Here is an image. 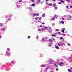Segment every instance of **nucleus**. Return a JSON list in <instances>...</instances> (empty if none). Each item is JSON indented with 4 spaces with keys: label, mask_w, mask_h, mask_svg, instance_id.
Listing matches in <instances>:
<instances>
[{
    "label": "nucleus",
    "mask_w": 72,
    "mask_h": 72,
    "mask_svg": "<svg viewBox=\"0 0 72 72\" xmlns=\"http://www.w3.org/2000/svg\"><path fill=\"white\" fill-rule=\"evenodd\" d=\"M64 64V63L62 62H61L60 63H59L58 64L59 66H62V64Z\"/></svg>",
    "instance_id": "f257e3e1"
},
{
    "label": "nucleus",
    "mask_w": 72,
    "mask_h": 72,
    "mask_svg": "<svg viewBox=\"0 0 72 72\" xmlns=\"http://www.w3.org/2000/svg\"><path fill=\"white\" fill-rule=\"evenodd\" d=\"M46 66V65L43 64L41 66V67H45Z\"/></svg>",
    "instance_id": "f03ea898"
},
{
    "label": "nucleus",
    "mask_w": 72,
    "mask_h": 72,
    "mask_svg": "<svg viewBox=\"0 0 72 72\" xmlns=\"http://www.w3.org/2000/svg\"><path fill=\"white\" fill-rule=\"evenodd\" d=\"M45 14H43L42 15V17H45Z\"/></svg>",
    "instance_id": "7ed1b4c3"
},
{
    "label": "nucleus",
    "mask_w": 72,
    "mask_h": 72,
    "mask_svg": "<svg viewBox=\"0 0 72 72\" xmlns=\"http://www.w3.org/2000/svg\"><path fill=\"white\" fill-rule=\"evenodd\" d=\"M54 66L56 67V68H58V65H56V64H54Z\"/></svg>",
    "instance_id": "20e7f679"
},
{
    "label": "nucleus",
    "mask_w": 72,
    "mask_h": 72,
    "mask_svg": "<svg viewBox=\"0 0 72 72\" xmlns=\"http://www.w3.org/2000/svg\"><path fill=\"white\" fill-rule=\"evenodd\" d=\"M35 3H33V4H32L31 5V6H35Z\"/></svg>",
    "instance_id": "39448f33"
},
{
    "label": "nucleus",
    "mask_w": 72,
    "mask_h": 72,
    "mask_svg": "<svg viewBox=\"0 0 72 72\" xmlns=\"http://www.w3.org/2000/svg\"><path fill=\"white\" fill-rule=\"evenodd\" d=\"M58 18V16L57 15H55L54 16V18Z\"/></svg>",
    "instance_id": "423d86ee"
},
{
    "label": "nucleus",
    "mask_w": 72,
    "mask_h": 72,
    "mask_svg": "<svg viewBox=\"0 0 72 72\" xmlns=\"http://www.w3.org/2000/svg\"><path fill=\"white\" fill-rule=\"evenodd\" d=\"M61 23H62V24H64V22L63 21H61Z\"/></svg>",
    "instance_id": "0eeeda50"
},
{
    "label": "nucleus",
    "mask_w": 72,
    "mask_h": 72,
    "mask_svg": "<svg viewBox=\"0 0 72 72\" xmlns=\"http://www.w3.org/2000/svg\"><path fill=\"white\" fill-rule=\"evenodd\" d=\"M48 41H49V42H52V40H51V39H50Z\"/></svg>",
    "instance_id": "6e6552de"
},
{
    "label": "nucleus",
    "mask_w": 72,
    "mask_h": 72,
    "mask_svg": "<svg viewBox=\"0 0 72 72\" xmlns=\"http://www.w3.org/2000/svg\"><path fill=\"white\" fill-rule=\"evenodd\" d=\"M52 36L53 37H56V36H57L56 35H52Z\"/></svg>",
    "instance_id": "1a4fd4ad"
},
{
    "label": "nucleus",
    "mask_w": 72,
    "mask_h": 72,
    "mask_svg": "<svg viewBox=\"0 0 72 72\" xmlns=\"http://www.w3.org/2000/svg\"><path fill=\"white\" fill-rule=\"evenodd\" d=\"M3 25L2 23H1L0 24V26L1 27L2 26H3Z\"/></svg>",
    "instance_id": "9d476101"
},
{
    "label": "nucleus",
    "mask_w": 72,
    "mask_h": 72,
    "mask_svg": "<svg viewBox=\"0 0 72 72\" xmlns=\"http://www.w3.org/2000/svg\"><path fill=\"white\" fill-rule=\"evenodd\" d=\"M7 49V50L8 51H10V49L9 48H8Z\"/></svg>",
    "instance_id": "9b49d317"
},
{
    "label": "nucleus",
    "mask_w": 72,
    "mask_h": 72,
    "mask_svg": "<svg viewBox=\"0 0 72 72\" xmlns=\"http://www.w3.org/2000/svg\"><path fill=\"white\" fill-rule=\"evenodd\" d=\"M41 19H42V17H40L39 19L40 21H41Z\"/></svg>",
    "instance_id": "f8f14e48"
},
{
    "label": "nucleus",
    "mask_w": 72,
    "mask_h": 72,
    "mask_svg": "<svg viewBox=\"0 0 72 72\" xmlns=\"http://www.w3.org/2000/svg\"><path fill=\"white\" fill-rule=\"evenodd\" d=\"M31 1H32V2H33V3H35V2L34 0H32Z\"/></svg>",
    "instance_id": "ddd939ff"
},
{
    "label": "nucleus",
    "mask_w": 72,
    "mask_h": 72,
    "mask_svg": "<svg viewBox=\"0 0 72 72\" xmlns=\"http://www.w3.org/2000/svg\"><path fill=\"white\" fill-rule=\"evenodd\" d=\"M56 49H59L60 48H59L58 47H57V46H56Z\"/></svg>",
    "instance_id": "4468645a"
},
{
    "label": "nucleus",
    "mask_w": 72,
    "mask_h": 72,
    "mask_svg": "<svg viewBox=\"0 0 72 72\" xmlns=\"http://www.w3.org/2000/svg\"><path fill=\"white\" fill-rule=\"evenodd\" d=\"M61 31L63 32V33H64V30H62Z\"/></svg>",
    "instance_id": "2eb2a0df"
},
{
    "label": "nucleus",
    "mask_w": 72,
    "mask_h": 72,
    "mask_svg": "<svg viewBox=\"0 0 72 72\" xmlns=\"http://www.w3.org/2000/svg\"><path fill=\"white\" fill-rule=\"evenodd\" d=\"M68 71L69 72H70V71H71V69H68Z\"/></svg>",
    "instance_id": "dca6fc26"
},
{
    "label": "nucleus",
    "mask_w": 72,
    "mask_h": 72,
    "mask_svg": "<svg viewBox=\"0 0 72 72\" xmlns=\"http://www.w3.org/2000/svg\"><path fill=\"white\" fill-rule=\"evenodd\" d=\"M66 1H67L68 3H70L69 0H66Z\"/></svg>",
    "instance_id": "f3484780"
},
{
    "label": "nucleus",
    "mask_w": 72,
    "mask_h": 72,
    "mask_svg": "<svg viewBox=\"0 0 72 72\" xmlns=\"http://www.w3.org/2000/svg\"><path fill=\"white\" fill-rule=\"evenodd\" d=\"M58 46H60V44L59 43H58Z\"/></svg>",
    "instance_id": "a211bd4d"
},
{
    "label": "nucleus",
    "mask_w": 72,
    "mask_h": 72,
    "mask_svg": "<svg viewBox=\"0 0 72 72\" xmlns=\"http://www.w3.org/2000/svg\"><path fill=\"white\" fill-rule=\"evenodd\" d=\"M60 1L61 2V3H64V1Z\"/></svg>",
    "instance_id": "6ab92c4d"
},
{
    "label": "nucleus",
    "mask_w": 72,
    "mask_h": 72,
    "mask_svg": "<svg viewBox=\"0 0 72 72\" xmlns=\"http://www.w3.org/2000/svg\"><path fill=\"white\" fill-rule=\"evenodd\" d=\"M62 29L63 30H66V29L64 28H63Z\"/></svg>",
    "instance_id": "aec40b11"
},
{
    "label": "nucleus",
    "mask_w": 72,
    "mask_h": 72,
    "mask_svg": "<svg viewBox=\"0 0 72 72\" xmlns=\"http://www.w3.org/2000/svg\"><path fill=\"white\" fill-rule=\"evenodd\" d=\"M60 39H61V40H62V39H63V37H60Z\"/></svg>",
    "instance_id": "412c9836"
},
{
    "label": "nucleus",
    "mask_w": 72,
    "mask_h": 72,
    "mask_svg": "<svg viewBox=\"0 0 72 72\" xmlns=\"http://www.w3.org/2000/svg\"><path fill=\"white\" fill-rule=\"evenodd\" d=\"M9 17H12V15H9Z\"/></svg>",
    "instance_id": "4be33fe9"
},
{
    "label": "nucleus",
    "mask_w": 72,
    "mask_h": 72,
    "mask_svg": "<svg viewBox=\"0 0 72 72\" xmlns=\"http://www.w3.org/2000/svg\"><path fill=\"white\" fill-rule=\"evenodd\" d=\"M52 25V26H55V23H53Z\"/></svg>",
    "instance_id": "5701e85b"
},
{
    "label": "nucleus",
    "mask_w": 72,
    "mask_h": 72,
    "mask_svg": "<svg viewBox=\"0 0 72 72\" xmlns=\"http://www.w3.org/2000/svg\"><path fill=\"white\" fill-rule=\"evenodd\" d=\"M48 5H49V6H50V5H52V4H49Z\"/></svg>",
    "instance_id": "b1692460"
},
{
    "label": "nucleus",
    "mask_w": 72,
    "mask_h": 72,
    "mask_svg": "<svg viewBox=\"0 0 72 72\" xmlns=\"http://www.w3.org/2000/svg\"><path fill=\"white\" fill-rule=\"evenodd\" d=\"M35 20H37V17H35Z\"/></svg>",
    "instance_id": "393cba45"
},
{
    "label": "nucleus",
    "mask_w": 72,
    "mask_h": 72,
    "mask_svg": "<svg viewBox=\"0 0 72 72\" xmlns=\"http://www.w3.org/2000/svg\"><path fill=\"white\" fill-rule=\"evenodd\" d=\"M56 31H57V32H58V31H59V30L56 29Z\"/></svg>",
    "instance_id": "a878e982"
},
{
    "label": "nucleus",
    "mask_w": 72,
    "mask_h": 72,
    "mask_svg": "<svg viewBox=\"0 0 72 72\" xmlns=\"http://www.w3.org/2000/svg\"><path fill=\"white\" fill-rule=\"evenodd\" d=\"M30 38H31L30 36H28V39H30Z\"/></svg>",
    "instance_id": "bb28decb"
},
{
    "label": "nucleus",
    "mask_w": 72,
    "mask_h": 72,
    "mask_svg": "<svg viewBox=\"0 0 72 72\" xmlns=\"http://www.w3.org/2000/svg\"><path fill=\"white\" fill-rule=\"evenodd\" d=\"M49 46H51V44H49Z\"/></svg>",
    "instance_id": "cd10ccee"
},
{
    "label": "nucleus",
    "mask_w": 72,
    "mask_h": 72,
    "mask_svg": "<svg viewBox=\"0 0 72 72\" xmlns=\"http://www.w3.org/2000/svg\"><path fill=\"white\" fill-rule=\"evenodd\" d=\"M56 71H58V68H56Z\"/></svg>",
    "instance_id": "c85d7f7f"
},
{
    "label": "nucleus",
    "mask_w": 72,
    "mask_h": 72,
    "mask_svg": "<svg viewBox=\"0 0 72 72\" xmlns=\"http://www.w3.org/2000/svg\"><path fill=\"white\" fill-rule=\"evenodd\" d=\"M62 19L63 20H64V18H63V17H62Z\"/></svg>",
    "instance_id": "c756f323"
},
{
    "label": "nucleus",
    "mask_w": 72,
    "mask_h": 72,
    "mask_svg": "<svg viewBox=\"0 0 72 72\" xmlns=\"http://www.w3.org/2000/svg\"><path fill=\"white\" fill-rule=\"evenodd\" d=\"M57 62H58V61H59V59H57Z\"/></svg>",
    "instance_id": "7c9ffc66"
},
{
    "label": "nucleus",
    "mask_w": 72,
    "mask_h": 72,
    "mask_svg": "<svg viewBox=\"0 0 72 72\" xmlns=\"http://www.w3.org/2000/svg\"><path fill=\"white\" fill-rule=\"evenodd\" d=\"M53 41H55V39H54V38H53Z\"/></svg>",
    "instance_id": "2f4dec72"
},
{
    "label": "nucleus",
    "mask_w": 72,
    "mask_h": 72,
    "mask_svg": "<svg viewBox=\"0 0 72 72\" xmlns=\"http://www.w3.org/2000/svg\"><path fill=\"white\" fill-rule=\"evenodd\" d=\"M63 44L64 45V46H66V44H65L64 43H63Z\"/></svg>",
    "instance_id": "473e14b6"
},
{
    "label": "nucleus",
    "mask_w": 72,
    "mask_h": 72,
    "mask_svg": "<svg viewBox=\"0 0 72 72\" xmlns=\"http://www.w3.org/2000/svg\"><path fill=\"white\" fill-rule=\"evenodd\" d=\"M5 18H8V16H6L5 17Z\"/></svg>",
    "instance_id": "72a5a7b5"
},
{
    "label": "nucleus",
    "mask_w": 72,
    "mask_h": 72,
    "mask_svg": "<svg viewBox=\"0 0 72 72\" xmlns=\"http://www.w3.org/2000/svg\"><path fill=\"white\" fill-rule=\"evenodd\" d=\"M44 38L42 39V41H44Z\"/></svg>",
    "instance_id": "f704fd0d"
},
{
    "label": "nucleus",
    "mask_w": 72,
    "mask_h": 72,
    "mask_svg": "<svg viewBox=\"0 0 72 72\" xmlns=\"http://www.w3.org/2000/svg\"><path fill=\"white\" fill-rule=\"evenodd\" d=\"M37 39H39V36H37Z\"/></svg>",
    "instance_id": "c9c22d12"
},
{
    "label": "nucleus",
    "mask_w": 72,
    "mask_h": 72,
    "mask_svg": "<svg viewBox=\"0 0 72 72\" xmlns=\"http://www.w3.org/2000/svg\"><path fill=\"white\" fill-rule=\"evenodd\" d=\"M49 68H47L46 69V71L48 70V69H49Z\"/></svg>",
    "instance_id": "e433bc0d"
},
{
    "label": "nucleus",
    "mask_w": 72,
    "mask_h": 72,
    "mask_svg": "<svg viewBox=\"0 0 72 72\" xmlns=\"http://www.w3.org/2000/svg\"><path fill=\"white\" fill-rule=\"evenodd\" d=\"M68 46H70V44L68 43Z\"/></svg>",
    "instance_id": "4c0bfd02"
},
{
    "label": "nucleus",
    "mask_w": 72,
    "mask_h": 72,
    "mask_svg": "<svg viewBox=\"0 0 72 72\" xmlns=\"http://www.w3.org/2000/svg\"><path fill=\"white\" fill-rule=\"evenodd\" d=\"M42 24H45V23L44 22H42Z\"/></svg>",
    "instance_id": "58836bf2"
},
{
    "label": "nucleus",
    "mask_w": 72,
    "mask_h": 72,
    "mask_svg": "<svg viewBox=\"0 0 72 72\" xmlns=\"http://www.w3.org/2000/svg\"><path fill=\"white\" fill-rule=\"evenodd\" d=\"M53 5L54 6H55L56 5V4H53Z\"/></svg>",
    "instance_id": "ea45409f"
},
{
    "label": "nucleus",
    "mask_w": 72,
    "mask_h": 72,
    "mask_svg": "<svg viewBox=\"0 0 72 72\" xmlns=\"http://www.w3.org/2000/svg\"><path fill=\"white\" fill-rule=\"evenodd\" d=\"M38 31H41V30L40 29H39Z\"/></svg>",
    "instance_id": "a19ab883"
},
{
    "label": "nucleus",
    "mask_w": 72,
    "mask_h": 72,
    "mask_svg": "<svg viewBox=\"0 0 72 72\" xmlns=\"http://www.w3.org/2000/svg\"><path fill=\"white\" fill-rule=\"evenodd\" d=\"M58 34H60V32H58Z\"/></svg>",
    "instance_id": "79ce46f5"
},
{
    "label": "nucleus",
    "mask_w": 72,
    "mask_h": 72,
    "mask_svg": "<svg viewBox=\"0 0 72 72\" xmlns=\"http://www.w3.org/2000/svg\"><path fill=\"white\" fill-rule=\"evenodd\" d=\"M44 30H45V29H44V28L42 29V31H44Z\"/></svg>",
    "instance_id": "37998d69"
},
{
    "label": "nucleus",
    "mask_w": 72,
    "mask_h": 72,
    "mask_svg": "<svg viewBox=\"0 0 72 72\" xmlns=\"http://www.w3.org/2000/svg\"><path fill=\"white\" fill-rule=\"evenodd\" d=\"M67 8H68V6H66Z\"/></svg>",
    "instance_id": "c03bdc74"
},
{
    "label": "nucleus",
    "mask_w": 72,
    "mask_h": 72,
    "mask_svg": "<svg viewBox=\"0 0 72 72\" xmlns=\"http://www.w3.org/2000/svg\"><path fill=\"white\" fill-rule=\"evenodd\" d=\"M11 63H12V64H13V63H14L13 62V61H12L11 62Z\"/></svg>",
    "instance_id": "a18cd8bd"
},
{
    "label": "nucleus",
    "mask_w": 72,
    "mask_h": 72,
    "mask_svg": "<svg viewBox=\"0 0 72 72\" xmlns=\"http://www.w3.org/2000/svg\"><path fill=\"white\" fill-rule=\"evenodd\" d=\"M19 3H21V1L20 0L19 1Z\"/></svg>",
    "instance_id": "49530a36"
},
{
    "label": "nucleus",
    "mask_w": 72,
    "mask_h": 72,
    "mask_svg": "<svg viewBox=\"0 0 72 72\" xmlns=\"http://www.w3.org/2000/svg\"><path fill=\"white\" fill-rule=\"evenodd\" d=\"M33 15H34V16H35V15H36V14H33Z\"/></svg>",
    "instance_id": "de8ad7c7"
},
{
    "label": "nucleus",
    "mask_w": 72,
    "mask_h": 72,
    "mask_svg": "<svg viewBox=\"0 0 72 72\" xmlns=\"http://www.w3.org/2000/svg\"><path fill=\"white\" fill-rule=\"evenodd\" d=\"M54 19H55V18H52V20H54Z\"/></svg>",
    "instance_id": "09e8293b"
},
{
    "label": "nucleus",
    "mask_w": 72,
    "mask_h": 72,
    "mask_svg": "<svg viewBox=\"0 0 72 72\" xmlns=\"http://www.w3.org/2000/svg\"><path fill=\"white\" fill-rule=\"evenodd\" d=\"M55 8V9H57V7H56Z\"/></svg>",
    "instance_id": "8fccbe9b"
},
{
    "label": "nucleus",
    "mask_w": 72,
    "mask_h": 72,
    "mask_svg": "<svg viewBox=\"0 0 72 72\" xmlns=\"http://www.w3.org/2000/svg\"><path fill=\"white\" fill-rule=\"evenodd\" d=\"M36 15H37V16H39V14H37Z\"/></svg>",
    "instance_id": "3c124183"
},
{
    "label": "nucleus",
    "mask_w": 72,
    "mask_h": 72,
    "mask_svg": "<svg viewBox=\"0 0 72 72\" xmlns=\"http://www.w3.org/2000/svg\"><path fill=\"white\" fill-rule=\"evenodd\" d=\"M40 27H42V25H40Z\"/></svg>",
    "instance_id": "603ef678"
},
{
    "label": "nucleus",
    "mask_w": 72,
    "mask_h": 72,
    "mask_svg": "<svg viewBox=\"0 0 72 72\" xmlns=\"http://www.w3.org/2000/svg\"><path fill=\"white\" fill-rule=\"evenodd\" d=\"M63 35H64V36H65L66 35L65 34H63Z\"/></svg>",
    "instance_id": "864d4df0"
},
{
    "label": "nucleus",
    "mask_w": 72,
    "mask_h": 72,
    "mask_svg": "<svg viewBox=\"0 0 72 72\" xmlns=\"http://www.w3.org/2000/svg\"><path fill=\"white\" fill-rule=\"evenodd\" d=\"M49 29H51V27H50L49 28Z\"/></svg>",
    "instance_id": "5fc2aeb1"
},
{
    "label": "nucleus",
    "mask_w": 72,
    "mask_h": 72,
    "mask_svg": "<svg viewBox=\"0 0 72 72\" xmlns=\"http://www.w3.org/2000/svg\"><path fill=\"white\" fill-rule=\"evenodd\" d=\"M70 8H72V6H70Z\"/></svg>",
    "instance_id": "6e6d98bb"
},
{
    "label": "nucleus",
    "mask_w": 72,
    "mask_h": 72,
    "mask_svg": "<svg viewBox=\"0 0 72 72\" xmlns=\"http://www.w3.org/2000/svg\"><path fill=\"white\" fill-rule=\"evenodd\" d=\"M45 29H47V28L46 27H45Z\"/></svg>",
    "instance_id": "4d7b16f0"
},
{
    "label": "nucleus",
    "mask_w": 72,
    "mask_h": 72,
    "mask_svg": "<svg viewBox=\"0 0 72 72\" xmlns=\"http://www.w3.org/2000/svg\"><path fill=\"white\" fill-rule=\"evenodd\" d=\"M1 35H0V39H1Z\"/></svg>",
    "instance_id": "13d9d810"
},
{
    "label": "nucleus",
    "mask_w": 72,
    "mask_h": 72,
    "mask_svg": "<svg viewBox=\"0 0 72 72\" xmlns=\"http://www.w3.org/2000/svg\"><path fill=\"white\" fill-rule=\"evenodd\" d=\"M40 1L39 0V1H38V2H40Z\"/></svg>",
    "instance_id": "bf43d9fd"
},
{
    "label": "nucleus",
    "mask_w": 72,
    "mask_h": 72,
    "mask_svg": "<svg viewBox=\"0 0 72 72\" xmlns=\"http://www.w3.org/2000/svg\"><path fill=\"white\" fill-rule=\"evenodd\" d=\"M38 22H40V21L38 20Z\"/></svg>",
    "instance_id": "052dcab7"
},
{
    "label": "nucleus",
    "mask_w": 72,
    "mask_h": 72,
    "mask_svg": "<svg viewBox=\"0 0 72 72\" xmlns=\"http://www.w3.org/2000/svg\"><path fill=\"white\" fill-rule=\"evenodd\" d=\"M53 1H55V0H53Z\"/></svg>",
    "instance_id": "680f3d73"
},
{
    "label": "nucleus",
    "mask_w": 72,
    "mask_h": 72,
    "mask_svg": "<svg viewBox=\"0 0 72 72\" xmlns=\"http://www.w3.org/2000/svg\"><path fill=\"white\" fill-rule=\"evenodd\" d=\"M17 6H19L18 5H17Z\"/></svg>",
    "instance_id": "e2e57ef3"
},
{
    "label": "nucleus",
    "mask_w": 72,
    "mask_h": 72,
    "mask_svg": "<svg viewBox=\"0 0 72 72\" xmlns=\"http://www.w3.org/2000/svg\"><path fill=\"white\" fill-rule=\"evenodd\" d=\"M59 4H60V3H59Z\"/></svg>",
    "instance_id": "0e129e2a"
},
{
    "label": "nucleus",
    "mask_w": 72,
    "mask_h": 72,
    "mask_svg": "<svg viewBox=\"0 0 72 72\" xmlns=\"http://www.w3.org/2000/svg\"><path fill=\"white\" fill-rule=\"evenodd\" d=\"M47 1H49V0H46Z\"/></svg>",
    "instance_id": "69168bd1"
},
{
    "label": "nucleus",
    "mask_w": 72,
    "mask_h": 72,
    "mask_svg": "<svg viewBox=\"0 0 72 72\" xmlns=\"http://www.w3.org/2000/svg\"><path fill=\"white\" fill-rule=\"evenodd\" d=\"M70 68L71 69L72 68V67Z\"/></svg>",
    "instance_id": "338daca9"
},
{
    "label": "nucleus",
    "mask_w": 72,
    "mask_h": 72,
    "mask_svg": "<svg viewBox=\"0 0 72 72\" xmlns=\"http://www.w3.org/2000/svg\"><path fill=\"white\" fill-rule=\"evenodd\" d=\"M8 19H9V18H8Z\"/></svg>",
    "instance_id": "774afa93"
}]
</instances>
